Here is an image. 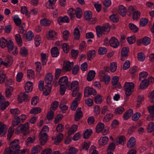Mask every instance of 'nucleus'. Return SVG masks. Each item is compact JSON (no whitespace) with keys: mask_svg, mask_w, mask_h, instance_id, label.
Segmentation results:
<instances>
[{"mask_svg":"<svg viewBox=\"0 0 154 154\" xmlns=\"http://www.w3.org/2000/svg\"><path fill=\"white\" fill-rule=\"evenodd\" d=\"M66 87L63 84L61 85L60 86V94L61 95H63L64 94L66 91Z\"/></svg>","mask_w":154,"mask_h":154,"instance_id":"obj_54","label":"nucleus"},{"mask_svg":"<svg viewBox=\"0 0 154 154\" xmlns=\"http://www.w3.org/2000/svg\"><path fill=\"white\" fill-rule=\"evenodd\" d=\"M148 22V20L147 19L145 18H142L140 20V25L142 26H145Z\"/></svg>","mask_w":154,"mask_h":154,"instance_id":"obj_63","label":"nucleus"},{"mask_svg":"<svg viewBox=\"0 0 154 154\" xmlns=\"http://www.w3.org/2000/svg\"><path fill=\"white\" fill-rule=\"evenodd\" d=\"M13 44V43L11 40H9L8 41V43L7 45L8 49V52L10 53L12 50H14V51L12 52V54L13 55H16L17 54L18 51L17 47L14 46Z\"/></svg>","mask_w":154,"mask_h":154,"instance_id":"obj_6","label":"nucleus"},{"mask_svg":"<svg viewBox=\"0 0 154 154\" xmlns=\"http://www.w3.org/2000/svg\"><path fill=\"white\" fill-rule=\"evenodd\" d=\"M119 78L117 76H115L112 79L111 83L112 89H119L121 87V85L119 82Z\"/></svg>","mask_w":154,"mask_h":154,"instance_id":"obj_7","label":"nucleus"},{"mask_svg":"<svg viewBox=\"0 0 154 154\" xmlns=\"http://www.w3.org/2000/svg\"><path fill=\"white\" fill-rule=\"evenodd\" d=\"M154 130V122H151L148 125L147 131L151 133Z\"/></svg>","mask_w":154,"mask_h":154,"instance_id":"obj_51","label":"nucleus"},{"mask_svg":"<svg viewBox=\"0 0 154 154\" xmlns=\"http://www.w3.org/2000/svg\"><path fill=\"white\" fill-rule=\"evenodd\" d=\"M149 83L145 80H142L140 85V88L141 89H144L146 88L148 86Z\"/></svg>","mask_w":154,"mask_h":154,"instance_id":"obj_47","label":"nucleus"},{"mask_svg":"<svg viewBox=\"0 0 154 154\" xmlns=\"http://www.w3.org/2000/svg\"><path fill=\"white\" fill-rule=\"evenodd\" d=\"M96 73L94 70H91L90 71L88 74L87 79L88 81H92L94 79Z\"/></svg>","mask_w":154,"mask_h":154,"instance_id":"obj_23","label":"nucleus"},{"mask_svg":"<svg viewBox=\"0 0 154 154\" xmlns=\"http://www.w3.org/2000/svg\"><path fill=\"white\" fill-rule=\"evenodd\" d=\"M40 23L42 26H48L50 25L51 21L48 19L44 18L41 20Z\"/></svg>","mask_w":154,"mask_h":154,"instance_id":"obj_31","label":"nucleus"},{"mask_svg":"<svg viewBox=\"0 0 154 154\" xmlns=\"http://www.w3.org/2000/svg\"><path fill=\"white\" fill-rule=\"evenodd\" d=\"M73 62H70L69 61H65L63 64L62 68L63 71L66 72L70 71L73 66Z\"/></svg>","mask_w":154,"mask_h":154,"instance_id":"obj_8","label":"nucleus"},{"mask_svg":"<svg viewBox=\"0 0 154 154\" xmlns=\"http://www.w3.org/2000/svg\"><path fill=\"white\" fill-rule=\"evenodd\" d=\"M53 76L51 73H49L46 74L45 80L47 84L45 85V88L46 87L48 86V85H51V83L53 80Z\"/></svg>","mask_w":154,"mask_h":154,"instance_id":"obj_12","label":"nucleus"},{"mask_svg":"<svg viewBox=\"0 0 154 154\" xmlns=\"http://www.w3.org/2000/svg\"><path fill=\"white\" fill-rule=\"evenodd\" d=\"M29 99L28 94H26V92H21L20 96L18 97V100L20 103H21L23 101H27Z\"/></svg>","mask_w":154,"mask_h":154,"instance_id":"obj_14","label":"nucleus"},{"mask_svg":"<svg viewBox=\"0 0 154 154\" xmlns=\"http://www.w3.org/2000/svg\"><path fill=\"white\" fill-rule=\"evenodd\" d=\"M127 40L129 43L132 44L134 43L136 40V38L134 36H132L127 38Z\"/></svg>","mask_w":154,"mask_h":154,"instance_id":"obj_60","label":"nucleus"},{"mask_svg":"<svg viewBox=\"0 0 154 154\" xmlns=\"http://www.w3.org/2000/svg\"><path fill=\"white\" fill-rule=\"evenodd\" d=\"M41 38L39 35L35 36V43L36 46H38L41 43Z\"/></svg>","mask_w":154,"mask_h":154,"instance_id":"obj_62","label":"nucleus"},{"mask_svg":"<svg viewBox=\"0 0 154 154\" xmlns=\"http://www.w3.org/2000/svg\"><path fill=\"white\" fill-rule=\"evenodd\" d=\"M63 137V134L61 133H59L54 139V143L55 144H57L61 142L62 140Z\"/></svg>","mask_w":154,"mask_h":154,"instance_id":"obj_27","label":"nucleus"},{"mask_svg":"<svg viewBox=\"0 0 154 154\" xmlns=\"http://www.w3.org/2000/svg\"><path fill=\"white\" fill-rule=\"evenodd\" d=\"M109 19L112 22L116 23L119 21V18L117 15L112 14L109 16Z\"/></svg>","mask_w":154,"mask_h":154,"instance_id":"obj_50","label":"nucleus"},{"mask_svg":"<svg viewBox=\"0 0 154 154\" xmlns=\"http://www.w3.org/2000/svg\"><path fill=\"white\" fill-rule=\"evenodd\" d=\"M57 21L60 25H61L62 23H68L69 22V18L66 16L64 17H60L57 19Z\"/></svg>","mask_w":154,"mask_h":154,"instance_id":"obj_20","label":"nucleus"},{"mask_svg":"<svg viewBox=\"0 0 154 154\" xmlns=\"http://www.w3.org/2000/svg\"><path fill=\"white\" fill-rule=\"evenodd\" d=\"M29 122H26L24 124H21L19 126H18L15 129V131L17 133H19L20 132H24L26 134L25 135L27 134L29 132Z\"/></svg>","mask_w":154,"mask_h":154,"instance_id":"obj_4","label":"nucleus"},{"mask_svg":"<svg viewBox=\"0 0 154 154\" xmlns=\"http://www.w3.org/2000/svg\"><path fill=\"white\" fill-rule=\"evenodd\" d=\"M41 109L39 107H34L31 110L30 113L31 114H36L40 113Z\"/></svg>","mask_w":154,"mask_h":154,"instance_id":"obj_35","label":"nucleus"},{"mask_svg":"<svg viewBox=\"0 0 154 154\" xmlns=\"http://www.w3.org/2000/svg\"><path fill=\"white\" fill-rule=\"evenodd\" d=\"M63 39L65 41L68 40L69 35V32L68 31L65 30L63 31Z\"/></svg>","mask_w":154,"mask_h":154,"instance_id":"obj_61","label":"nucleus"},{"mask_svg":"<svg viewBox=\"0 0 154 154\" xmlns=\"http://www.w3.org/2000/svg\"><path fill=\"white\" fill-rule=\"evenodd\" d=\"M97 35L98 37H100L102 34H107L110 30L109 25L108 23L104 24L102 27L97 26L96 28Z\"/></svg>","mask_w":154,"mask_h":154,"instance_id":"obj_1","label":"nucleus"},{"mask_svg":"<svg viewBox=\"0 0 154 154\" xmlns=\"http://www.w3.org/2000/svg\"><path fill=\"white\" fill-rule=\"evenodd\" d=\"M59 84L60 85L63 84L64 85H65L66 88H67V86L69 84H70V85H72V82H68L67 77L65 76L62 77L59 80Z\"/></svg>","mask_w":154,"mask_h":154,"instance_id":"obj_11","label":"nucleus"},{"mask_svg":"<svg viewBox=\"0 0 154 154\" xmlns=\"http://www.w3.org/2000/svg\"><path fill=\"white\" fill-rule=\"evenodd\" d=\"M8 42L3 37L1 38L0 39V46L2 48H4L7 46Z\"/></svg>","mask_w":154,"mask_h":154,"instance_id":"obj_32","label":"nucleus"},{"mask_svg":"<svg viewBox=\"0 0 154 154\" xmlns=\"http://www.w3.org/2000/svg\"><path fill=\"white\" fill-rule=\"evenodd\" d=\"M76 16L78 18H80L82 17V9L79 8H77L75 11Z\"/></svg>","mask_w":154,"mask_h":154,"instance_id":"obj_46","label":"nucleus"},{"mask_svg":"<svg viewBox=\"0 0 154 154\" xmlns=\"http://www.w3.org/2000/svg\"><path fill=\"white\" fill-rule=\"evenodd\" d=\"M67 89L68 90H72V95L73 97H75L79 90V82L77 81L72 82V85L69 84L67 86Z\"/></svg>","mask_w":154,"mask_h":154,"instance_id":"obj_2","label":"nucleus"},{"mask_svg":"<svg viewBox=\"0 0 154 154\" xmlns=\"http://www.w3.org/2000/svg\"><path fill=\"white\" fill-rule=\"evenodd\" d=\"M101 73L102 74V75H101L100 77V81L104 82L106 84H108L110 80V76L108 75H103L104 74L103 71H101Z\"/></svg>","mask_w":154,"mask_h":154,"instance_id":"obj_16","label":"nucleus"},{"mask_svg":"<svg viewBox=\"0 0 154 154\" xmlns=\"http://www.w3.org/2000/svg\"><path fill=\"white\" fill-rule=\"evenodd\" d=\"M91 12L90 11H85V13L84 17L87 20H89L91 18Z\"/></svg>","mask_w":154,"mask_h":154,"instance_id":"obj_48","label":"nucleus"},{"mask_svg":"<svg viewBox=\"0 0 154 154\" xmlns=\"http://www.w3.org/2000/svg\"><path fill=\"white\" fill-rule=\"evenodd\" d=\"M23 35H25L26 39L29 41L32 40L34 36L33 33L31 31H29L26 35L24 34Z\"/></svg>","mask_w":154,"mask_h":154,"instance_id":"obj_37","label":"nucleus"},{"mask_svg":"<svg viewBox=\"0 0 154 154\" xmlns=\"http://www.w3.org/2000/svg\"><path fill=\"white\" fill-rule=\"evenodd\" d=\"M92 131L91 129H87L84 134L83 138L87 139L91 135Z\"/></svg>","mask_w":154,"mask_h":154,"instance_id":"obj_40","label":"nucleus"},{"mask_svg":"<svg viewBox=\"0 0 154 154\" xmlns=\"http://www.w3.org/2000/svg\"><path fill=\"white\" fill-rule=\"evenodd\" d=\"M6 61V62H4L3 64L6 66H10L11 65L13 62V59L11 57H8L5 59Z\"/></svg>","mask_w":154,"mask_h":154,"instance_id":"obj_42","label":"nucleus"},{"mask_svg":"<svg viewBox=\"0 0 154 154\" xmlns=\"http://www.w3.org/2000/svg\"><path fill=\"white\" fill-rule=\"evenodd\" d=\"M117 65L116 62H113L110 64V69L112 72H115L116 69Z\"/></svg>","mask_w":154,"mask_h":154,"instance_id":"obj_59","label":"nucleus"},{"mask_svg":"<svg viewBox=\"0 0 154 154\" xmlns=\"http://www.w3.org/2000/svg\"><path fill=\"white\" fill-rule=\"evenodd\" d=\"M63 51L65 53L68 52L69 50V46L66 43H63L62 46Z\"/></svg>","mask_w":154,"mask_h":154,"instance_id":"obj_57","label":"nucleus"},{"mask_svg":"<svg viewBox=\"0 0 154 154\" xmlns=\"http://www.w3.org/2000/svg\"><path fill=\"white\" fill-rule=\"evenodd\" d=\"M81 108H78L76 111L74 119L76 121H78L83 116V113L81 110Z\"/></svg>","mask_w":154,"mask_h":154,"instance_id":"obj_15","label":"nucleus"},{"mask_svg":"<svg viewBox=\"0 0 154 154\" xmlns=\"http://www.w3.org/2000/svg\"><path fill=\"white\" fill-rule=\"evenodd\" d=\"M19 141L15 139L12 141L10 143V148L13 152V154H17V153L20 151V146L18 143Z\"/></svg>","mask_w":154,"mask_h":154,"instance_id":"obj_5","label":"nucleus"},{"mask_svg":"<svg viewBox=\"0 0 154 154\" xmlns=\"http://www.w3.org/2000/svg\"><path fill=\"white\" fill-rule=\"evenodd\" d=\"M129 48L127 47H124L121 51V55L123 56H128Z\"/></svg>","mask_w":154,"mask_h":154,"instance_id":"obj_36","label":"nucleus"},{"mask_svg":"<svg viewBox=\"0 0 154 154\" xmlns=\"http://www.w3.org/2000/svg\"><path fill=\"white\" fill-rule=\"evenodd\" d=\"M107 52V49L105 47H100L98 50V54L100 55L106 54Z\"/></svg>","mask_w":154,"mask_h":154,"instance_id":"obj_49","label":"nucleus"},{"mask_svg":"<svg viewBox=\"0 0 154 154\" xmlns=\"http://www.w3.org/2000/svg\"><path fill=\"white\" fill-rule=\"evenodd\" d=\"M140 15V13L138 11H134L132 15L133 19L134 20H136L138 18Z\"/></svg>","mask_w":154,"mask_h":154,"instance_id":"obj_56","label":"nucleus"},{"mask_svg":"<svg viewBox=\"0 0 154 154\" xmlns=\"http://www.w3.org/2000/svg\"><path fill=\"white\" fill-rule=\"evenodd\" d=\"M42 149V147L39 145L35 146L32 149L31 154H37L38 151H40Z\"/></svg>","mask_w":154,"mask_h":154,"instance_id":"obj_39","label":"nucleus"},{"mask_svg":"<svg viewBox=\"0 0 154 154\" xmlns=\"http://www.w3.org/2000/svg\"><path fill=\"white\" fill-rule=\"evenodd\" d=\"M130 29L133 32H136L138 30V28L134 24L132 23H130L128 25Z\"/></svg>","mask_w":154,"mask_h":154,"instance_id":"obj_41","label":"nucleus"},{"mask_svg":"<svg viewBox=\"0 0 154 154\" xmlns=\"http://www.w3.org/2000/svg\"><path fill=\"white\" fill-rule=\"evenodd\" d=\"M78 151V150L74 147H71L68 152V154H76Z\"/></svg>","mask_w":154,"mask_h":154,"instance_id":"obj_64","label":"nucleus"},{"mask_svg":"<svg viewBox=\"0 0 154 154\" xmlns=\"http://www.w3.org/2000/svg\"><path fill=\"white\" fill-rule=\"evenodd\" d=\"M59 105V102L56 101H54L51 104L50 109L55 110L57 109Z\"/></svg>","mask_w":154,"mask_h":154,"instance_id":"obj_43","label":"nucleus"},{"mask_svg":"<svg viewBox=\"0 0 154 154\" xmlns=\"http://www.w3.org/2000/svg\"><path fill=\"white\" fill-rule=\"evenodd\" d=\"M134 86V84L133 82H126L125 83L124 88L127 97H128L133 92V89Z\"/></svg>","mask_w":154,"mask_h":154,"instance_id":"obj_3","label":"nucleus"},{"mask_svg":"<svg viewBox=\"0 0 154 154\" xmlns=\"http://www.w3.org/2000/svg\"><path fill=\"white\" fill-rule=\"evenodd\" d=\"M15 38L17 44L20 46H22V42L20 35L19 34H16L15 35Z\"/></svg>","mask_w":154,"mask_h":154,"instance_id":"obj_44","label":"nucleus"},{"mask_svg":"<svg viewBox=\"0 0 154 154\" xmlns=\"http://www.w3.org/2000/svg\"><path fill=\"white\" fill-rule=\"evenodd\" d=\"M46 87L48 88H46L45 90L43 92V94L45 96H47L50 93L51 90L52 85H48V86L45 87Z\"/></svg>","mask_w":154,"mask_h":154,"instance_id":"obj_52","label":"nucleus"},{"mask_svg":"<svg viewBox=\"0 0 154 154\" xmlns=\"http://www.w3.org/2000/svg\"><path fill=\"white\" fill-rule=\"evenodd\" d=\"M60 53L59 50L57 47H54L51 49V56L53 57H57Z\"/></svg>","mask_w":154,"mask_h":154,"instance_id":"obj_22","label":"nucleus"},{"mask_svg":"<svg viewBox=\"0 0 154 154\" xmlns=\"http://www.w3.org/2000/svg\"><path fill=\"white\" fill-rule=\"evenodd\" d=\"M135 144V140L133 137H131L128 140L127 146L128 147L131 148L134 146Z\"/></svg>","mask_w":154,"mask_h":154,"instance_id":"obj_26","label":"nucleus"},{"mask_svg":"<svg viewBox=\"0 0 154 154\" xmlns=\"http://www.w3.org/2000/svg\"><path fill=\"white\" fill-rule=\"evenodd\" d=\"M27 75L29 79H33L34 78V72L33 71L32 69L28 70L27 71Z\"/></svg>","mask_w":154,"mask_h":154,"instance_id":"obj_53","label":"nucleus"},{"mask_svg":"<svg viewBox=\"0 0 154 154\" xmlns=\"http://www.w3.org/2000/svg\"><path fill=\"white\" fill-rule=\"evenodd\" d=\"M78 126L76 125H72L70 128V129L68 131V136H70L73 134L76 131L77 129Z\"/></svg>","mask_w":154,"mask_h":154,"instance_id":"obj_24","label":"nucleus"},{"mask_svg":"<svg viewBox=\"0 0 154 154\" xmlns=\"http://www.w3.org/2000/svg\"><path fill=\"white\" fill-rule=\"evenodd\" d=\"M33 83L31 82H27L25 86V89L26 92L29 93L31 92L32 89Z\"/></svg>","mask_w":154,"mask_h":154,"instance_id":"obj_19","label":"nucleus"},{"mask_svg":"<svg viewBox=\"0 0 154 154\" xmlns=\"http://www.w3.org/2000/svg\"><path fill=\"white\" fill-rule=\"evenodd\" d=\"M102 101V97L100 95H97L95 97V101L96 103H100Z\"/></svg>","mask_w":154,"mask_h":154,"instance_id":"obj_58","label":"nucleus"},{"mask_svg":"<svg viewBox=\"0 0 154 154\" xmlns=\"http://www.w3.org/2000/svg\"><path fill=\"white\" fill-rule=\"evenodd\" d=\"M13 91V88L11 86L7 88L5 90L6 97L8 98L10 97L12 94Z\"/></svg>","mask_w":154,"mask_h":154,"instance_id":"obj_29","label":"nucleus"},{"mask_svg":"<svg viewBox=\"0 0 154 154\" xmlns=\"http://www.w3.org/2000/svg\"><path fill=\"white\" fill-rule=\"evenodd\" d=\"M7 129V128L6 125L2 124L0 122V136H3L5 134Z\"/></svg>","mask_w":154,"mask_h":154,"instance_id":"obj_17","label":"nucleus"},{"mask_svg":"<svg viewBox=\"0 0 154 154\" xmlns=\"http://www.w3.org/2000/svg\"><path fill=\"white\" fill-rule=\"evenodd\" d=\"M43 132L41 131L39 134L38 137L40 143L42 145H44L47 140V135L46 133Z\"/></svg>","mask_w":154,"mask_h":154,"instance_id":"obj_10","label":"nucleus"},{"mask_svg":"<svg viewBox=\"0 0 154 154\" xmlns=\"http://www.w3.org/2000/svg\"><path fill=\"white\" fill-rule=\"evenodd\" d=\"M20 53L22 57H26L28 55V51L25 47H23L20 48Z\"/></svg>","mask_w":154,"mask_h":154,"instance_id":"obj_30","label":"nucleus"},{"mask_svg":"<svg viewBox=\"0 0 154 154\" xmlns=\"http://www.w3.org/2000/svg\"><path fill=\"white\" fill-rule=\"evenodd\" d=\"M111 46L114 48H117L119 45L118 40L114 37H112L109 41Z\"/></svg>","mask_w":154,"mask_h":154,"instance_id":"obj_13","label":"nucleus"},{"mask_svg":"<svg viewBox=\"0 0 154 154\" xmlns=\"http://www.w3.org/2000/svg\"><path fill=\"white\" fill-rule=\"evenodd\" d=\"M108 140V138L107 137H101L99 140V142L100 145H105L107 143Z\"/></svg>","mask_w":154,"mask_h":154,"instance_id":"obj_33","label":"nucleus"},{"mask_svg":"<svg viewBox=\"0 0 154 154\" xmlns=\"http://www.w3.org/2000/svg\"><path fill=\"white\" fill-rule=\"evenodd\" d=\"M20 122L19 117H15L12 122V125L14 126L17 125Z\"/></svg>","mask_w":154,"mask_h":154,"instance_id":"obj_55","label":"nucleus"},{"mask_svg":"<svg viewBox=\"0 0 154 154\" xmlns=\"http://www.w3.org/2000/svg\"><path fill=\"white\" fill-rule=\"evenodd\" d=\"M96 52L94 50L89 51L88 52L87 58L89 60H92L95 56Z\"/></svg>","mask_w":154,"mask_h":154,"instance_id":"obj_25","label":"nucleus"},{"mask_svg":"<svg viewBox=\"0 0 154 154\" xmlns=\"http://www.w3.org/2000/svg\"><path fill=\"white\" fill-rule=\"evenodd\" d=\"M133 111L131 109L127 110L123 115V118L125 120H127L129 118L133 115Z\"/></svg>","mask_w":154,"mask_h":154,"instance_id":"obj_21","label":"nucleus"},{"mask_svg":"<svg viewBox=\"0 0 154 154\" xmlns=\"http://www.w3.org/2000/svg\"><path fill=\"white\" fill-rule=\"evenodd\" d=\"M73 33L75 36V39H79L80 38V34L78 28H76L74 29Z\"/></svg>","mask_w":154,"mask_h":154,"instance_id":"obj_45","label":"nucleus"},{"mask_svg":"<svg viewBox=\"0 0 154 154\" xmlns=\"http://www.w3.org/2000/svg\"><path fill=\"white\" fill-rule=\"evenodd\" d=\"M127 10L125 7L122 5L119 6L118 12L119 14L123 17L126 15Z\"/></svg>","mask_w":154,"mask_h":154,"instance_id":"obj_18","label":"nucleus"},{"mask_svg":"<svg viewBox=\"0 0 154 154\" xmlns=\"http://www.w3.org/2000/svg\"><path fill=\"white\" fill-rule=\"evenodd\" d=\"M97 94L96 90L92 88L89 87H86L84 90V96L88 97L89 95H94Z\"/></svg>","mask_w":154,"mask_h":154,"instance_id":"obj_9","label":"nucleus"},{"mask_svg":"<svg viewBox=\"0 0 154 154\" xmlns=\"http://www.w3.org/2000/svg\"><path fill=\"white\" fill-rule=\"evenodd\" d=\"M113 114L112 113L107 114L104 117L103 121L104 122H106L110 121L113 117Z\"/></svg>","mask_w":154,"mask_h":154,"instance_id":"obj_38","label":"nucleus"},{"mask_svg":"<svg viewBox=\"0 0 154 154\" xmlns=\"http://www.w3.org/2000/svg\"><path fill=\"white\" fill-rule=\"evenodd\" d=\"M150 39L148 37H144L142 40V44L144 45H147L150 44Z\"/></svg>","mask_w":154,"mask_h":154,"instance_id":"obj_34","label":"nucleus"},{"mask_svg":"<svg viewBox=\"0 0 154 154\" xmlns=\"http://www.w3.org/2000/svg\"><path fill=\"white\" fill-rule=\"evenodd\" d=\"M104 127V124L101 123L100 122L98 123L96 127V132L97 133H100L103 129Z\"/></svg>","mask_w":154,"mask_h":154,"instance_id":"obj_28","label":"nucleus"}]
</instances>
